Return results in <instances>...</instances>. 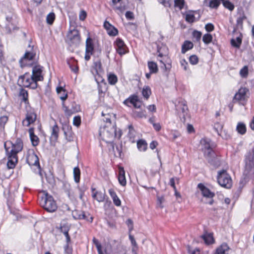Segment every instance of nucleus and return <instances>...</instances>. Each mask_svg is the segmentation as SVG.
Here are the masks:
<instances>
[{"label":"nucleus","mask_w":254,"mask_h":254,"mask_svg":"<svg viewBox=\"0 0 254 254\" xmlns=\"http://www.w3.org/2000/svg\"><path fill=\"white\" fill-rule=\"evenodd\" d=\"M99 135L103 140L110 144L112 151L115 152V144L111 140L115 137L120 138L122 136L121 130H117L115 124L108 122L105 124L103 127H100Z\"/></svg>","instance_id":"f257e3e1"},{"label":"nucleus","mask_w":254,"mask_h":254,"mask_svg":"<svg viewBox=\"0 0 254 254\" xmlns=\"http://www.w3.org/2000/svg\"><path fill=\"white\" fill-rule=\"evenodd\" d=\"M40 203L41 206L49 212H55L58 208L53 197L48 193H45L44 196L41 197Z\"/></svg>","instance_id":"f03ea898"},{"label":"nucleus","mask_w":254,"mask_h":254,"mask_svg":"<svg viewBox=\"0 0 254 254\" xmlns=\"http://www.w3.org/2000/svg\"><path fill=\"white\" fill-rule=\"evenodd\" d=\"M4 147L6 153L9 152L17 155V154L22 149L23 143L20 139L17 138L14 143L6 141L4 143Z\"/></svg>","instance_id":"7ed1b4c3"},{"label":"nucleus","mask_w":254,"mask_h":254,"mask_svg":"<svg viewBox=\"0 0 254 254\" xmlns=\"http://www.w3.org/2000/svg\"><path fill=\"white\" fill-rule=\"evenodd\" d=\"M217 182L218 184L226 189H230L232 186V180L226 170H222L218 172Z\"/></svg>","instance_id":"20e7f679"},{"label":"nucleus","mask_w":254,"mask_h":254,"mask_svg":"<svg viewBox=\"0 0 254 254\" xmlns=\"http://www.w3.org/2000/svg\"><path fill=\"white\" fill-rule=\"evenodd\" d=\"M18 82L21 86L25 87H30L32 89H35L37 87V83H36L32 76L29 73L26 72L23 75L19 77Z\"/></svg>","instance_id":"39448f33"},{"label":"nucleus","mask_w":254,"mask_h":254,"mask_svg":"<svg viewBox=\"0 0 254 254\" xmlns=\"http://www.w3.org/2000/svg\"><path fill=\"white\" fill-rule=\"evenodd\" d=\"M80 37L78 30L75 28L70 29L66 36V42L70 46H77L80 43Z\"/></svg>","instance_id":"423d86ee"},{"label":"nucleus","mask_w":254,"mask_h":254,"mask_svg":"<svg viewBox=\"0 0 254 254\" xmlns=\"http://www.w3.org/2000/svg\"><path fill=\"white\" fill-rule=\"evenodd\" d=\"M197 188L201 191V194L203 197H205L206 198L209 199V201H204V202L205 203H208L210 205H212L214 202L213 198L215 196V193L211 191L209 189H208L201 183L198 184Z\"/></svg>","instance_id":"0eeeda50"},{"label":"nucleus","mask_w":254,"mask_h":254,"mask_svg":"<svg viewBox=\"0 0 254 254\" xmlns=\"http://www.w3.org/2000/svg\"><path fill=\"white\" fill-rule=\"evenodd\" d=\"M36 56V53L33 48L30 51H26L25 54L19 60V64L21 67L27 64L26 62L33 60Z\"/></svg>","instance_id":"6e6552de"},{"label":"nucleus","mask_w":254,"mask_h":254,"mask_svg":"<svg viewBox=\"0 0 254 254\" xmlns=\"http://www.w3.org/2000/svg\"><path fill=\"white\" fill-rule=\"evenodd\" d=\"M129 103L133 106L135 108L139 109L141 107V102L139 100L136 95H132L124 101V104L127 106H130Z\"/></svg>","instance_id":"1a4fd4ad"},{"label":"nucleus","mask_w":254,"mask_h":254,"mask_svg":"<svg viewBox=\"0 0 254 254\" xmlns=\"http://www.w3.org/2000/svg\"><path fill=\"white\" fill-rule=\"evenodd\" d=\"M249 90L245 87L240 88L238 91L235 94L233 99V102L235 103L237 101H243L247 98V93Z\"/></svg>","instance_id":"9d476101"},{"label":"nucleus","mask_w":254,"mask_h":254,"mask_svg":"<svg viewBox=\"0 0 254 254\" xmlns=\"http://www.w3.org/2000/svg\"><path fill=\"white\" fill-rule=\"evenodd\" d=\"M94 46L92 40L91 38L88 37L86 41V49L85 54V60L89 61L90 59L91 56L93 54Z\"/></svg>","instance_id":"9b49d317"},{"label":"nucleus","mask_w":254,"mask_h":254,"mask_svg":"<svg viewBox=\"0 0 254 254\" xmlns=\"http://www.w3.org/2000/svg\"><path fill=\"white\" fill-rule=\"evenodd\" d=\"M115 44L116 46L117 52L119 55H123L127 52V47L122 39L118 38Z\"/></svg>","instance_id":"f8f14e48"},{"label":"nucleus","mask_w":254,"mask_h":254,"mask_svg":"<svg viewBox=\"0 0 254 254\" xmlns=\"http://www.w3.org/2000/svg\"><path fill=\"white\" fill-rule=\"evenodd\" d=\"M42 70L41 66L40 65H36L33 67L32 74L31 75L33 78V80L36 83H37L38 81H42L43 80V77L42 75Z\"/></svg>","instance_id":"ddd939ff"},{"label":"nucleus","mask_w":254,"mask_h":254,"mask_svg":"<svg viewBox=\"0 0 254 254\" xmlns=\"http://www.w3.org/2000/svg\"><path fill=\"white\" fill-rule=\"evenodd\" d=\"M5 28L8 34L11 33L12 30L17 29L15 21L11 16H7L6 17Z\"/></svg>","instance_id":"4468645a"},{"label":"nucleus","mask_w":254,"mask_h":254,"mask_svg":"<svg viewBox=\"0 0 254 254\" xmlns=\"http://www.w3.org/2000/svg\"><path fill=\"white\" fill-rule=\"evenodd\" d=\"M26 162L30 166H35L40 168L39 158L34 152L28 154L27 156Z\"/></svg>","instance_id":"2eb2a0df"},{"label":"nucleus","mask_w":254,"mask_h":254,"mask_svg":"<svg viewBox=\"0 0 254 254\" xmlns=\"http://www.w3.org/2000/svg\"><path fill=\"white\" fill-rule=\"evenodd\" d=\"M104 27L107 30L108 34L110 36H115L118 34V29L107 21L104 22Z\"/></svg>","instance_id":"dca6fc26"},{"label":"nucleus","mask_w":254,"mask_h":254,"mask_svg":"<svg viewBox=\"0 0 254 254\" xmlns=\"http://www.w3.org/2000/svg\"><path fill=\"white\" fill-rule=\"evenodd\" d=\"M8 156V161L7 162V167L8 169H13L17 162V156L14 154L7 153Z\"/></svg>","instance_id":"f3484780"},{"label":"nucleus","mask_w":254,"mask_h":254,"mask_svg":"<svg viewBox=\"0 0 254 254\" xmlns=\"http://www.w3.org/2000/svg\"><path fill=\"white\" fill-rule=\"evenodd\" d=\"M36 119V115L33 112H29L26 114L25 120L23 121V124L25 126H29L33 123Z\"/></svg>","instance_id":"a211bd4d"},{"label":"nucleus","mask_w":254,"mask_h":254,"mask_svg":"<svg viewBox=\"0 0 254 254\" xmlns=\"http://www.w3.org/2000/svg\"><path fill=\"white\" fill-rule=\"evenodd\" d=\"M60 128L57 124H55L52 127V131L50 136V140L52 142H56L59 137Z\"/></svg>","instance_id":"6ab92c4d"},{"label":"nucleus","mask_w":254,"mask_h":254,"mask_svg":"<svg viewBox=\"0 0 254 254\" xmlns=\"http://www.w3.org/2000/svg\"><path fill=\"white\" fill-rule=\"evenodd\" d=\"M118 181L120 185L122 186H125L127 184L125 171L124 168L121 166L119 167Z\"/></svg>","instance_id":"aec40b11"},{"label":"nucleus","mask_w":254,"mask_h":254,"mask_svg":"<svg viewBox=\"0 0 254 254\" xmlns=\"http://www.w3.org/2000/svg\"><path fill=\"white\" fill-rule=\"evenodd\" d=\"M34 129L33 128H30L29 129V133L32 145L36 146L39 143V139L38 137L34 134Z\"/></svg>","instance_id":"412c9836"},{"label":"nucleus","mask_w":254,"mask_h":254,"mask_svg":"<svg viewBox=\"0 0 254 254\" xmlns=\"http://www.w3.org/2000/svg\"><path fill=\"white\" fill-rule=\"evenodd\" d=\"M230 249L226 243L222 244L216 250V254H230Z\"/></svg>","instance_id":"4be33fe9"},{"label":"nucleus","mask_w":254,"mask_h":254,"mask_svg":"<svg viewBox=\"0 0 254 254\" xmlns=\"http://www.w3.org/2000/svg\"><path fill=\"white\" fill-rule=\"evenodd\" d=\"M92 196L93 198L97 200L98 202H103L105 199V194L102 193L101 191H95V189L92 188Z\"/></svg>","instance_id":"5701e85b"},{"label":"nucleus","mask_w":254,"mask_h":254,"mask_svg":"<svg viewBox=\"0 0 254 254\" xmlns=\"http://www.w3.org/2000/svg\"><path fill=\"white\" fill-rule=\"evenodd\" d=\"M109 193L113 199L114 204L117 206H120L121 205V201L117 196L116 192L113 190L110 189L109 190Z\"/></svg>","instance_id":"b1692460"},{"label":"nucleus","mask_w":254,"mask_h":254,"mask_svg":"<svg viewBox=\"0 0 254 254\" xmlns=\"http://www.w3.org/2000/svg\"><path fill=\"white\" fill-rule=\"evenodd\" d=\"M201 238L204 240L205 243L207 245L211 244L214 242L213 235L211 233H205L201 236Z\"/></svg>","instance_id":"393cba45"},{"label":"nucleus","mask_w":254,"mask_h":254,"mask_svg":"<svg viewBox=\"0 0 254 254\" xmlns=\"http://www.w3.org/2000/svg\"><path fill=\"white\" fill-rule=\"evenodd\" d=\"M75 212L76 213V216H74L75 219H84L90 221V222H92L93 217L91 216L90 217L89 219H88L84 212L81 211H76Z\"/></svg>","instance_id":"a878e982"},{"label":"nucleus","mask_w":254,"mask_h":254,"mask_svg":"<svg viewBox=\"0 0 254 254\" xmlns=\"http://www.w3.org/2000/svg\"><path fill=\"white\" fill-rule=\"evenodd\" d=\"M193 47V44L190 41H185L182 46V53L185 54L188 50L192 49Z\"/></svg>","instance_id":"bb28decb"},{"label":"nucleus","mask_w":254,"mask_h":254,"mask_svg":"<svg viewBox=\"0 0 254 254\" xmlns=\"http://www.w3.org/2000/svg\"><path fill=\"white\" fill-rule=\"evenodd\" d=\"M242 41V36L241 34H240V35L237 37L236 38H233L231 40V44L232 46L239 48Z\"/></svg>","instance_id":"cd10ccee"},{"label":"nucleus","mask_w":254,"mask_h":254,"mask_svg":"<svg viewBox=\"0 0 254 254\" xmlns=\"http://www.w3.org/2000/svg\"><path fill=\"white\" fill-rule=\"evenodd\" d=\"M204 155L210 163H212L213 158H215V153L212 149H209L204 151Z\"/></svg>","instance_id":"c85d7f7f"},{"label":"nucleus","mask_w":254,"mask_h":254,"mask_svg":"<svg viewBox=\"0 0 254 254\" xmlns=\"http://www.w3.org/2000/svg\"><path fill=\"white\" fill-rule=\"evenodd\" d=\"M148 67L151 73H156L158 71V65L157 64L154 62H148Z\"/></svg>","instance_id":"c756f323"},{"label":"nucleus","mask_w":254,"mask_h":254,"mask_svg":"<svg viewBox=\"0 0 254 254\" xmlns=\"http://www.w3.org/2000/svg\"><path fill=\"white\" fill-rule=\"evenodd\" d=\"M137 146L140 151H145L147 148V143L145 140L140 139L137 142Z\"/></svg>","instance_id":"7c9ffc66"},{"label":"nucleus","mask_w":254,"mask_h":254,"mask_svg":"<svg viewBox=\"0 0 254 254\" xmlns=\"http://www.w3.org/2000/svg\"><path fill=\"white\" fill-rule=\"evenodd\" d=\"M142 95L146 99H148L151 94V90L149 86H144L141 91Z\"/></svg>","instance_id":"2f4dec72"},{"label":"nucleus","mask_w":254,"mask_h":254,"mask_svg":"<svg viewBox=\"0 0 254 254\" xmlns=\"http://www.w3.org/2000/svg\"><path fill=\"white\" fill-rule=\"evenodd\" d=\"M237 131L241 134H244L246 132V127L245 124L239 123L236 127Z\"/></svg>","instance_id":"473e14b6"},{"label":"nucleus","mask_w":254,"mask_h":254,"mask_svg":"<svg viewBox=\"0 0 254 254\" xmlns=\"http://www.w3.org/2000/svg\"><path fill=\"white\" fill-rule=\"evenodd\" d=\"M19 96L22 98V101H23L25 103H28V94L27 90L23 89H21L19 92Z\"/></svg>","instance_id":"72a5a7b5"},{"label":"nucleus","mask_w":254,"mask_h":254,"mask_svg":"<svg viewBox=\"0 0 254 254\" xmlns=\"http://www.w3.org/2000/svg\"><path fill=\"white\" fill-rule=\"evenodd\" d=\"M108 82L111 85H115L117 81V76L115 74L110 73L108 77Z\"/></svg>","instance_id":"f704fd0d"},{"label":"nucleus","mask_w":254,"mask_h":254,"mask_svg":"<svg viewBox=\"0 0 254 254\" xmlns=\"http://www.w3.org/2000/svg\"><path fill=\"white\" fill-rule=\"evenodd\" d=\"M222 2L223 6L228 9L230 11H232L234 9V4L229 0H221Z\"/></svg>","instance_id":"c9c22d12"},{"label":"nucleus","mask_w":254,"mask_h":254,"mask_svg":"<svg viewBox=\"0 0 254 254\" xmlns=\"http://www.w3.org/2000/svg\"><path fill=\"white\" fill-rule=\"evenodd\" d=\"M73 175L74 181L76 183H78L80 181V171L78 167H75L73 169Z\"/></svg>","instance_id":"e433bc0d"},{"label":"nucleus","mask_w":254,"mask_h":254,"mask_svg":"<svg viewBox=\"0 0 254 254\" xmlns=\"http://www.w3.org/2000/svg\"><path fill=\"white\" fill-rule=\"evenodd\" d=\"M57 92L58 94L62 93V92L64 93V95L60 96V99L63 101H64L67 98V94L65 93V90L62 87H58L57 88Z\"/></svg>","instance_id":"4c0bfd02"},{"label":"nucleus","mask_w":254,"mask_h":254,"mask_svg":"<svg viewBox=\"0 0 254 254\" xmlns=\"http://www.w3.org/2000/svg\"><path fill=\"white\" fill-rule=\"evenodd\" d=\"M212 36L210 34H205L203 36L202 41L206 45L209 44L212 42Z\"/></svg>","instance_id":"58836bf2"},{"label":"nucleus","mask_w":254,"mask_h":254,"mask_svg":"<svg viewBox=\"0 0 254 254\" xmlns=\"http://www.w3.org/2000/svg\"><path fill=\"white\" fill-rule=\"evenodd\" d=\"M55 19V14L53 12L48 14L46 17V21L48 24H52Z\"/></svg>","instance_id":"ea45409f"},{"label":"nucleus","mask_w":254,"mask_h":254,"mask_svg":"<svg viewBox=\"0 0 254 254\" xmlns=\"http://www.w3.org/2000/svg\"><path fill=\"white\" fill-rule=\"evenodd\" d=\"M223 126L221 124L217 123L214 124V129L219 135H221V131Z\"/></svg>","instance_id":"a19ab883"},{"label":"nucleus","mask_w":254,"mask_h":254,"mask_svg":"<svg viewBox=\"0 0 254 254\" xmlns=\"http://www.w3.org/2000/svg\"><path fill=\"white\" fill-rule=\"evenodd\" d=\"M221 0H212L209 2V6L211 8H216L220 4Z\"/></svg>","instance_id":"79ce46f5"},{"label":"nucleus","mask_w":254,"mask_h":254,"mask_svg":"<svg viewBox=\"0 0 254 254\" xmlns=\"http://www.w3.org/2000/svg\"><path fill=\"white\" fill-rule=\"evenodd\" d=\"M65 238H66V245L65 247V251L67 252V253L71 252V249L70 250L68 246V244L70 242V238L68 234V233L64 235Z\"/></svg>","instance_id":"37998d69"},{"label":"nucleus","mask_w":254,"mask_h":254,"mask_svg":"<svg viewBox=\"0 0 254 254\" xmlns=\"http://www.w3.org/2000/svg\"><path fill=\"white\" fill-rule=\"evenodd\" d=\"M185 19L189 23H192L195 21V16L192 13H187L186 15Z\"/></svg>","instance_id":"c03bdc74"},{"label":"nucleus","mask_w":254,"mask_h":254,"mask_svg":"<svg viewBox=\"0 0 254 254\" xmlns=\"http://www.w3.org/2000/svg\"><path fill=\"white\" fill-rule=\"evenodd\" d=\"M190 63L193 65L196 64L198 62V58L196 55H191L189 58Z\"/></svg>","instance_id":"a18cd8bd"},{"label":"nucleus","mask_w":254,"mask_h":254,"mask_svg":"<svg viewBox=\"0 0 254 254\" xmlns=\"http://www.w3.org/2000/svg\"><path fill=\"white\" fill-rule=\"evenodd\" d=\"M184 0H175V6L179 7L181 10L184 7Z\"/></svg>","instance_id":"49530a36"},{"label":"nucleus","mask_w":254,"mask_h":254,"mask_svg":"<svg viewBox=\"0 0 254 254\" xmlns=\"http://www.w3.org/2000/svg\"><path fill=\"white\" fill-rule=\"evenodd\" d=\"M201 143L204 146V148L206 150H208L209 149H211L209 141L206 139H202L201 140Z\"/></svg>","instance_id":"de8ad7c7"},{"label":"nucleus","mask_w":254,"mask_h":254,"mask_svg":"<svg viewBox=\"0 0 254 254\" xmlns=\"http://www.w3.org/2000/svg\"><path fill=\"white\" fill-rule=\"evenodd\" d=\"M61 232H62L64 235L68 233L69 230V227L67 224H64L60 227Z\"/></svg>","instance_id":"09e8293b"},{"label":"nucleus","mask_w":254,"mask_h":254,"mask_svg":"<svg viewBox=\"0 0 254 254\" xmlns=\"http://www.w3.org/2000/svg\"><path fill=\"white\" fill-rule=\"evenodd\" d=\"M240 74L243 77H246L248 74V67L247 66H245L243 68H242L240 71Z\"/></svg>","instance_id":"8fccbe9b"},{"label":"nucleus","mask_w":254,"mask_h":254,"mask_svg":"<svg viewBox=\"0 0 254 254\" xmlns=\"http://www.w3.org/2000/svg\"><path fill=\"white\" fill-rule=\"evenodd\" d=\"M201 33L200 31H198L197 30H194L192 33L193 38H195L197 41L200 40L201 37Z\"/></svg>","instance_id":"3c124183"},{"label":"nucleus","mask_w":254,"mask_h":254,"mask_svg":"<svg viewBox=\"0 0 254 254\" xmlns=\"http://www.w3.org/2000/svg\"><path fill=\"white\" fill-rule=\"evenodd\" d=\"M80 117L79 116L74 117L73 120V124L76 127H78L80 125Z\"/></svg>","instance_id":"603ef678"},{"label":"nucleus","mask_w":254,"mask_h":254,"mask_svg":"<svg viewBox=\"0 0 254 254\" xmlns=\"http://www.w3.org/2000/svg\"><path fill=\"white\" fill-rule=\"evenodd\" d=\"M62 105L65 114L67 116H70L72 114L71 110L69 109L68 107L64 105V103H63Z\"/></svg>","instance_id":"864d4df0"},{"label":"nucleus","mask_w":254,"mask_h":254,"mask_svg":"<svg viewBox=\"0 0 254 254\" xmlns=\"http://www.w3.org/2000/svg\"><path fill=\"white\" fill-rule=\"evenodd\" d=\"M134 115L135 117L142 118L143 117H146L145 114V111H135L134 112Z\"/></svg>","instance_id":"5fc2aeb1"},{"label":"nucleus","mask_w":254,"mask_h":254,"mask_svg":"<svg viewBox=\"0 0 254 254\" xmlns=\"http://www.w3.org/2000/svg\"><path fill=\"white\" fill-rule=\"evenodd\" d=\"M71 70L74 73H77L78 70V67L75 64H71L69 62L68 63Z\"/></svg>","instance_id":"6e6d98bb"},{"label":"nucleus","mask_w":254,"mask_h":254,"mask_svg":"<svg viewBox=\"0 0 254 254\" xmlns=\"http://www.w3.org/2000/svg\"><path fill=\"white\" fill-rule=\"evenodd\" d=\"M164 199L163 196H158L157 197V205L158 207L160 208H163V205H162V203L164 202Z\"/></svg>","instance_id":"4d7b16f0"},{"label":"nucleus","mask_w":254,"mask_h":254,"mask_svg":"<svg viewBox=\"0 0 254 254\" xmlns=\"http://www.w3.org/2000/svg\"><path fill=\"white\" fill-rule=\"evenodd\" d=\"M205 30L207 32H211L214 30V25L211 23H207L205 26Z\"/></svg>","instance_id":"13d9d810"},{"label":"nucleus","mask_w":254,"mask_h":254,"mask_svg":"<svg viewBox=\"0 0 254 254\" xmlns=\"http://www.w3.org/2000/svg\"><path fill=\"white\" fill-rule=\"evenodd\" d=\"M8 118L7 116H3L0 118V125L4 126L5 124L7 122Z\"/></svg>","instance_id":"bf43d9fd"},{"label":"nucleus","mask_w":254,"mask_h":254,"mask_svg":"<svg viewBox=\"0 0 254 254\" xmlns=\"http://www.w3.org/2000/svg\"><path fill=\"white\" fill-rule=\"evenodd\" d=\"M188 253L190 254H200L199 250L196 248L193 250H191L190 247H188Z\"/></svg>","instance_id":"052dcab7"},{"label":"nucleus","mask_w":254,"mask_h":254,"mask_svg":"<svg viewBox=\"0 0 254 254\" xmlns=\"http://www.w3.org/2000/svg\"><path fill=\"white\" fill-rule=\"evenodd\" d=\"M86 12L84 10L80 12L79 18L80 20H84L86 17Z\"/></svg>","instance_id":"680f3d73"},{"label":"nucleus","mask_w":254,"mask_h":254,"mask_svg":"<svg viewBox=\"0 0 254 254\" xmlns=\"http://www.w3.org/2000/svg\"><path fill=\"white\" fill-rule=\"evenodd\" d=\"M125 15L126 18L128 19H132L133 18V13L130 11H127Z\"/></svg>","instance_id":"e2e57ef3"},{"label":"nucleus","mask_w":254,"mask_h":254,"mask_svg":"<svg viewBox=\"0 0 254 254\" xmlns=\"http://www.w3.org/2000/svg\"><path fill=\"white\" fill-rule=\"evenodd\" d=\"M169 185L176 191V187L175 184V179L174 178H172L170 180Z\"/></svg>","instance_id":"0e129e2a"},{"label":"nucleus","mask_w":254,"mask_h":254,"mask_svg":"<svg viewBox=\"0 0 254 254\" xmlns=\"http://www.w3.org/2000/svg\"><path fill=\"white\" fill-rule=\"evenodd\" d=\"M126 224L129 227L130 230H131L133 227V222L130 219H128L126 221Z\"/></svg>","instance_id":"69168bd1"},{"label":"nucleus","mask_w":254,"mask_h":254,"mask_svg":"<svg viewBox=\"0 0 254 254\" xmlns=\"http://www.w3.org/2000/svg\"><path fill=\"white\" fill-rule=\"evenodd\" d=\"M147 109L148 110L150 111V112H156V106L155 105L153 104V105H149L148 107H147Z\"/></svg>","instance_id":"338daca9"},{"label":"nucleus","mask_w":254,"mask_h":254,"mask_svg":"<svg viewBox=\"0 0 254 254\" xmlns=\"http://www.w3.org/2000/svg\"><path fill=\"white\" fill-rule=\"evenodd\" d=\"M129 239L131 241V244L134 247L137 248V243L134 239L133 237L131 235L129 236Z\"/></svg>","instance_id":"774afa93"}]
</instances>
